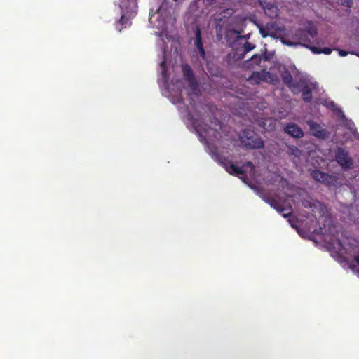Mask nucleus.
<instances>
[{
	"instance_id": "nucleus-5",
	"label": "nucleus",
	"mask_w": 359,
	"mask_h": 359,
	"mask_svg": "<svg viewBox=\"0 0 359 359\" xmlns=\"http://www.w3.org/2000/svg\"><path fill=\"white\" fill-rule=\"evenodd\" d=\"M242 144L251 149H259L264 147V142L253 130H244L240 135Z\"/></svg>"
},
{
	"instance_id": "nucleus-18",
	"label": "nucleus",
	"mask_w": 359,
	"mask_h": 359,
	"mask_svg": "<svg viewBox=\"0 0 359 359\" xmlns=\"http://www.w3.org/2000/svg\"><path fill=\"white\" fill-rule=\"evenodd\" d=\"M275 126H276V121H274L273 119H272L271 118H267L265 121V122L263 123V127L266 130H272L273 129L275 128Z\"/></svg>"
},
{
	"instance_id": "nucleus-20",
	"label": "nucleus",
	"mask_w": 359,
	"mask_h": 359,
	"mask_svg": "<svg viewBox=\"0 0 359 359\" xmlns=\"http://www.w3.org/2000/svg\"><path fill=\"white\" fill-rule=\"evenodd\" d=\"M289 153L292 155H294L295 157L300 156L302 152L301 151L296 147L292 146L289 147Z\"/></svg>"
},
{
	"instance_id": "nucleus-28",
	"label": "nucleus",
	"mask_w": 359,
	"mask_h": 359,
	"mask_svg": "<svg viewBox=\"0 0 359 359\" xmlns=\"http://www.w3.org/2000/svg\"><path fill=\"white\" fill-rule=\"evenodd\" d=\"M273 198H271V199H267V200H266V198H264V201H266L267 203H269L271 205L270 201H271V200H273Z\"/></svg>"
},
{
	"instance_id": "nucleus-27",
	"label": "nucleus",
	"mask_w": 359,
	"mask_h": 359,
	"mask_svg": "<svg viewBox=\"0 0 359 359\" xmlns=\"http://www.w3.org/2000/svg\"><path fill=\"white\" fill-rule=\"evenodd\" d=\"M297 232L301 236L305 237V235L299 229H297Z\"/></svg>"
},
{
	"instance_id": "nucleus-24",
	"label": "nucleus",
	"mask_w": 359,
	"mask_h": 359,
	"mask_svg": "<svg viewBox=\"0 0 359 359\" xmlns=\"http://www.w3.org/2000/svg\"><path fill=\"white\" fill-rule=\"evenodd\" d=\"M339 55L341 57H344L348 55V53L346 51L342 50H337Z\"/></svg>"
},
{
	"instance_id": "nucleus-19",
	"label": "nucleus",
	"mask_w": 359,
	"mask_h": 359,
	"mask_svg": "<svg viewBox=\"0 0 359 359\" xmlns=\"http://www.w3.org/2000/svg\"><path fill=\"white\" fill-rule=\"evenodd\" d=\"M283 80L285 84H287L290 88H292V78L290 74L287 72H285L282 74Z\"/></svg>"
},
{
	"instance_id": "nucleus-4",
	"label": "nucleus",
	"mask_w": 359,
	"mask_h": 359,
	"mask_svg": "<svg viewBox=\"0 0 359 359\" xmlns=\"http://www.w3.org/2000/svg\"><path fill=\"white\" fill-rule=\"evenodd\" d=\"M316 27L312 22H308L306 26V29L299 30L292 37V40L287 39L285 37H281L280 41L284 45L290 46H297L298 45H301L309 48L310 46L306 45V43L311 42V40L316 36Z\"/></svg>"
},
{
	"instance_id": "nucleus-9",
	"label": "nucleus",
	"mask_w": 359,
	"mask_h": 359,
	"mask_svg": "<svg viewBox=\"0 0 359 359\" xmlns=\"http://www.w3.org/2000/svg\"><path fill=\"white\" fill-rule=\"evenodd\" d=\"M273 80V76L269 72L262 70L261 72H255L248 79L251 84H257L261 81L269 82Z\"/></svg>"
},
{
	"instance_id": "nucleus-22",
	"label": "nucleus",
	"mask_w": 359,
	"mask_h": 359,
	"mask_svg": "<svg viewBox=\"0 0 359 359\" xmlns=\"http://www.w3.org/2000/svg\"><path fill=\"white\" fill-rule=\"evenodd\" d=\"M338 2L347 7H351V0H338Z\"/></svg>"
},
{
	"instance_id": "nucleus-14",
	"label": "nucleus",
	"mask_w": 359,
	"mask_h": 359,
	"mask_svg": "<svg viewBox=\"0 0 359 359\" xmlns=\"http://www.w3.org/2000/svg\"><path fill=\"white\" fill-rule=\"evenodd\" d=\"M285 130L287 134L294 137H302L304 135V133L301 128L294 123H289L285 128Z\"/></svg>"
},
{
	"instance_id": "nucleus-6",
	"label": "nucleus",
	"mask_w": 359,
	"mask_h": 359,
	"mask_svg": "<svg viewBox=\"0 0 359 359\" xmlns=\"http://www.w3.org/2000/svg\"><path fill=\"white\" fill-rule=\"evenodd\" d=\"M320 103L326 106L327 108L332 109L337 116H340L341 118L343 123L347 127V128L349 130L350 133L352 135H354L355 133L356 128H355L353 122L345 119V116L343 114L341 110L338 109L332 101L324 100H321Z\"/></svg>"
},
{
	"instance_id": "nucleus-7",
	"label": "nucleus",
	"mask_w": 359,
	"mask_h": 359,
	"mask_svg": "<svg viewBox=\"0 0 359 359\" xmlns=\"http://www.w3.org/2000/svg\"><path fill=\"white\" fill-rule=\"evenodd\" d=\"M259 33L263 37L271 36L279 38L283 29L278 26L276 22H271L264 25H258Z\"/></svg>"
},
{
	"instance_id": "nucleus-17",
	"label": "nucleus",
	"mask_w": 359,
	"mask_h": 359,
	"mask_svg": "<svg viewBox=\"0 0 359 359\" xmlns=\"http://www.w3.org/2000/svg\"><path fill=\"white\" fill-rule=\"evenodd\" d=\"M309 48L316 54L324 53L325 55H330L332 50L330 48H320L316 46H309Z\"/></svg>"
},
{
	"instance_id": "nucleus-26",
	"label": "nucleus",
	"mask_w": 359,
	"mask_h": 359,
	"mask_svg": "<svg viewBox=\"0 0 359 359\" xmlns=\"http://www.w3.org/2000/svg\"><path fill=\"white\" fill-rule=\"evenodd\" d=\"M288 222L291 224V226L294 228H297V226H294L293 222H292V219L291 218H289L288 219Z\"/></svg>"
},
{
	"instance_id": "nucleus-29",
	"label": "nucleus",
	"mask_w": 359,
	"mask_h": 359,
	"mask_svg": "<svg viewBox=\"0 0 359 359\" xmlns=\"http://www.w3.org/2000/svg\"><path fill=\"white\" fill-rule=\"evenodd\" d=\"M173 70L175 71V67L174 65H172Z\"/></svg>"
},
{
	"instance_id": "nucleus-3",
	"label": "nucleus",
	"mask_w": 359,
	"mask_h": 359,
	"mask_svg": "<svg viewBox=\"0 0 359 359\" xmlns=\"http://www.w3.org/2000/svg\"><path fill=\"white\" fill-rule=\"evenodd\" d=\"M276 180H280L282 187L286 186L288 189L289 193H285L287 198L283 200L279 198L278 200L273 199L270 201L271 206L276 209L278 212L281 213L283 217H287L290 215L292 212V203L293 202L292 198L294 197V192L297 191L296 189L290 187L287 182L283 180L280 176L276 175Z\"/></svg>"
},
{
	"instance_id": "nucleus-25",
	"label": "nucleus",
	"mask_w": 359,
	"mask_h": 359,
	"mask_svg": "<svg viewBox=\"0 0 359 359\" xmlns=\"http://www.w3.org/2000/svg\"><path fill=\"white\" fill-rule=\"evenodd\" d=\"M207 3L210 4H212V5H216L217 4H219V1L218 0H211L210 2H209V0H206Z\"/></svg>"
},
{
	"instance_id": "nucleus-23",
	"label": "nucleus",
	"mask_w": 359,
	"mask_h": 359,
	"mask_svg": "<svg viewBox=\"0 0 359 359\" xmlns=\"http://www.w3.org/2000/svg\"><path fill=\"white\" fill-rule=\"evenodd\" d=\"M260 61H261V57L259 55H254L251 58V62L255 64H259L260 62Z\"/></svg>"
},
{
	"instance_id": "nucleus-13",
	"label": "nucleus",
	"mask_w": 359,
	"mask_h": 359,
	"mask_svg": "<svg viewBox=\"0 0 359 359\" xmlns=\"http://www.w3.org/2000/svg\"><path fill=\"white\" fill-rule=\"evenodd\" d=\"M264 11L266 15H268L271 18H275L278 15V7L270 2H260Z\"/></svg>"
},
{
	"instance_id": "nucleus-8",
	"label": "nucleus",
	"mask_w": 359,
	"mask_h": 359,
	"mask_svg": "<svg viewBox=\"0 0 359 359\" xmlns=\"http://www.w3.org/2000/svg\"><path fill=\"white\" fill-rule=\"evenodd\" d=\"M335 159L344 168H350L353 165V161L348 152L341 148H338L335 154Z\"/></svg>"
},
{
	"instance_id": "nucleus-15",
	"label": "nucleus",
	"mask_w": 359,
	"mask_h": 359,
	"mask_svg": "<svg viewBox=\"0 0 359 359\" xmlns=\"http://www.w3.org/2000/svg\"><path fill=\"white\" fill-rule=\"evenodd\" d=\"M318 87V84L316 82H309L307 83L302 90L303 100L306 102H310L311 100V92Z\"/></svg>"
},
{
	"instance_id": "nucleus-2",
	"label": "nucleus",
	"mask_w": 359,
	"mask_h": 359,
	"mask_svg": "<svg viewBox=\"0 0 359 359\" xmlns=\"http://www.w3.org/2000/svg\"><path fill=\"white\" fill-rule=\"evenodd\" d=\"M137 0H118L114 9L115 28L118 32L130 25V20L137 13Z\"/></svg>"
},
{
	"instance_id": "nucleus-10",
	"label": "nucleus",
	"mask_w": 359,
	"mask_h": 359,
	"mask_svg": "<svg viewBox=\"0 0 359 359\" xmlns=\"http://www.w3.org/2000/svg\"><path fill=\"white\" fill-rule=\"evenodd\" d=\"M223 6L219 7V9L222 10L221 13L215 17V20L217 21L216 23V27L218 28L219 27H222L224 23L225 20H223V18H228L229 17L231 16L233 13V10L231 8H226V5L229 4L226 2H222L221 3Z\"/></svg>"
},
{
	"instance_id": "nucleus-1",
	"label": "nucleus",
	"mask_w": 359,
	"mask_h": 359,
	"mask_svg": "<svg viewBox=\"0 0 359 359\" xmlns=\"http://www.w3.org/2000/svg\"><path fill=\"white\" fill-rule=\"evenodd\" d=\"M320 233L323 235V241L327 244V247L330 250H333L341 257H345L346 255H353L355 261L359 265V254H355L356 250L355 248L350 249L353 245V243L349 242L348 245L350 246L348 248L346 244L343 243L339 238V232L336 226H329L327 230L321 229Z\"/></svg>"
},
{
	"instance_id": "nucleus-21",
	"label": "nucleus",
	"mask_w": 359,
	"mask_h": 359,
	"mask_svg": "<svg viewBox=\"0 0 359 359\" xmlns=\"http://www.w3.org/2000/svg\"><path fill=\"white\" fill-rule=\"evenodd\" d=\"M255 48V46L250 43H245L244 46L245 51L249 52Z\"/></svg>"
},
{
	"instance_id": "nucleus-12",
	"label": "nucleus",
	"mask_w": 359,
	"mask_h": 359,
	"mask_svg": "<svg viewBox=\"0 0 359 359\" xmlns=\"http://www.w3.org/2000/svg\"><path fill=\"white\" fill-rule=\"evenodd\" d=\"M312 176L316 181L327 184H334L337 181L335 177L323 173L319 170L313 171Z\"/></svg>"
},
{
	"instance_id": "nucleus-11",
	"label": "nucleus",
	"mask_w": 359,
	"mask_h": 359,
	"mask_svg": "<svg viewBox=\"0 0 359 359\" xmlns=\"http://www.w3.org/2000/svg\"><path fill=\"white\" fill-rule=\"evenodd\" d=\"M308 125L312 135L318 138H325L327 137V131L315 121H308Z\"/></svg>"
},
{
	"instance_id": "nucleus-16",
	"label": "nucleus",
	"mask_w": 359,
	"mask_h": 359,
	"mask_svg": "<svg viewBox=\"0 0 359 359\" xmlns=\"http://www.w3.org/2000/svg\"><path fill=\"white\" fill-rule=\"evenodd\" d=\"M195 44L198 50H199L201 56L202 57H205V50H204V49L203 48L201 36V31H200V29L198 27H197L196 30Z\"/></svg>"
}]
</instances>
